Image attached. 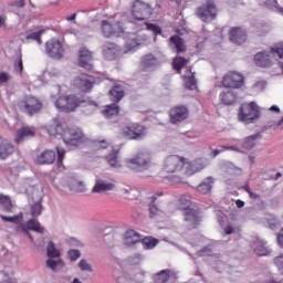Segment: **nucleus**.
I'll list each match as a JSON object with an SVG mask.
<instances>
[{
  "label": "nucleus",
  "mask_w": 283,
  "mask_h": 283,
  "mask_svg": "<svg viewBox=\"0 0 283 283\" xmlns=\"http://www.w3.org/2000/svg\"><path fill=\"white\" fill-rule=\"evenodd\" d=\"M85 103V107H90L91 113L98 109V104L90 98L78 97L76 95L61 96L55 101V107L60 112L70 114V112H76L77 107H81Z\"/></svg>",
  "instance_id": "f257e3e1"
},
{
  "label": "nucleus",
  "mask_w": 283,
  "mask_h": 283,
  "mask_svg": "<svg viewBox=\"0 0 283 283\" xmlns=\"http://www.w3.org/2000/svg\"><path fill=\"white\" fill-rule=\"evenodd\" d=\"M127 169L135 174H143L151 167V154L147 151L137 153L130 158L125 160Z\"/></svg>",
  "instance_id": "f03ea898"
},
{
  "label": "nucleus",
  "mask_w": 283,
  "mask_h": 283,
  "mask_svg": "<svg viewBox=\"0 0 283 283\" xmlns=\"http://www.w3.org/2000/svg\"><path fill=\"white\" fill-rule=\"evenodd\" d=\"M196 14L203 23H211L218 17V7L213 0H207L203 4L197 8Z\"/></svg>",
  "instance_id": "7ed1b4c3"
},
{
  "label": "nucleus",
  "mask_w": 283,
  "mask_h": 283,
  "mask_svg": "<svg viewBox=\"0 0 283 283\" xmlns=\"http://www.w3.org/2000/svg\"><path fill=\"white\" fill-rule=\"evenodd\" d=\"M18 109L28 116H34L43 109V104L34 96H25L18 102Z\"/></svg>",
  "instance_id": "20e7f679"
},
{
  "label": "nucleus",
  "mask_w": 283,
  "mask_h": 283,
  "mask_svg": "<svg viewBox=\"0 0 283 283\" xmlns=\"http://www.w3.org/2000/svg\"><path fill=\"white\" fill-rule=\"evenodd\" d=\"M154 14V9L151 4L143 1L135 0L132 6V15L136 21H147V19H151Z\"/></svg>",
  "instance_id": "39448f33"
},
{
  "label": "nucleus",
  "mask_w": 283,
  "mask_h": 283,
  "mask_svg": "<svg viewBox=\"0 0 283 283\" xmlns=\"http://www.w3.org/2000/svg\"><path fill=\"white\" fill-rule=\"evenodd\" d=\"M15 231L17 233H24V235H28L31 242H34V237H32V233H30V231H35V233H40L43 235L45 233V228L41 226V222H39V219H36V217H33L25 223L22 222V224L15 227Z\"/></svg>",
  "instance_id": "423d86ee"
},
{
  "label": "nucleus",
  "mask_w": 283,
  "mask_h": 283,
  "mask_svg": "<svg viewBox=\"0 0 283 283\" xmlns=\"http://www.w3.org/2000/svg\"><path fill=\"white\" fill-rule=\"evenodd\" d=\"M221 85L229 90H240L244 87V75L235 71H229L223 75Z\"/></svg>",
  "instance_id": "0eeeda50"
},
{
  "label": "nucleus",
  "mask_w": 283,
  "mask_h": 283,
  "mask_svg": "<svg viewBox=\"0 0 283 283\" xmlns=\"http://www.w3.org/2000/svg\"><path fill=\"white\" fill-rule=\"evenodd\" d=\"M62 140L65 143V145H72L73 147H78L81 143H86L87 137L85 134H83V130L81 128H66Z\"/></svg>",
  "instance_id": "6e6552de"
},
{
  "label": "nucleus",
  "mask_w": 283,
  "mask_h": 283,
  "mask_svg": "<svg viewBox=\"0 0 283 283\" xmlns=\"http://www.w3.org/2000/svg\"><path fill=\"white\" fill-rule=\"evenodd\" d=\"M64 52L65 50H63V44H61V41L56 39H51L45 43V54L50 59L61 61V59H63Z\"/></svg>",
  "instance_id": "1a4fd4ad"
},
{
  "label": "nucleus",
  "mask_w": 283,
  "mask_h": 283,
  "mask_svg": "<svg viewBox=\"0 0 283 283\" xmlns=\"http://www.w3.org/2000/svg\"><path fill=\"white\" fill-rule=\"evenodd\" d=\"M123 135L128 140H143L145 138V126L133 124L123 129Z\"/></svg>",
  "instance_id": "9d476101"
},
{
  "label": "nucleus",
  "mask_w": 283,
  "mask_h": 283,
  "mask_svg": "<svg viewBox=\"0 0 283 283\" xmlns=\"http://www.w3.org/2000/svg\"><path fill=\"white\" fill-rule=\"evenodd\" d=\"M125 30L123 29V24L120 22L109 23V21H102V33L106 39H111V36H120Z\"/></svg>",
  "instance_id": "9b49d317"
},
{
  "label": "nucleus",
  "mask_w": 283,
  "mask_h": 283,
  "mask_svg": "<svg viewBox=\"0 0 283 283\" xmlns=\"http://www.w3.org/2000/svg\"><path fill=\"white\" fill-rule=\"evenodd\" d=\"M238 98H240V94L233 88H224L219 94V103H221V105H224L226 107H231L235 105V103H238Z\"/></svg>",
  "instance_id": "f8f14e48"
},
{
  "label": "nucleus",
  "mask_w": 283,
  "mask_h": 283,
  "mask_svg": "<svg viewBox=\"0 0 283 283\" xmlns=\"http://www.w3.org/2000/svg\"><path fill=\"white\" fill-rule=\"evenodd\" d=\"M228 36L229 41L235 45H242V43H247V39H249L247 31L242 27L230 28Z\"/></svg>",
  "instance_id": "ddd939ff"
},
{
  "label": "nucleus",
  "mask_w": 283,
  "mask_h": 283,
  "mask_svg": "<svg viewBox=\"0 0 283 283\" xmlns=\"http://www.w3.org/2000/svg\"><path fill=\"white\" fill-rule=\"evenodd\" d=\"M78 63L84 70L88 72L94 70V54L87 48H81L78 51Z\"/></svg>",
  "instance_id": "4468645a"
},
{
  "label": "nucleus",
  "mask_w": 283,
  "mask_h": 283,
  "mask_svg": "<svg viewBox=\"0 0 283 283\" xmlns=\"http://www.w3.org/2000/svg\"><path fill=\"white\" fill-rule=\"evenodd\" d=\"M185 222H187V229L189 231L193 229H198V224H200V212L196 209L186 208L184 210Z\"/></svg>",
  "instance_id": "2eb2a0df"
},
{
  "label": "nucleus",
  "mask_w": 283,
  "mask_h": 283,
  "mask_svg": "<svg viewBox=\"0 0 283 283\" xmlns=\"http://www.w3.org/2000/svg\"><path fill=\"white\" fill-rule=\"evenodd\" d=\"M73 84L81 92H92V87H94V77L92 75L83 74L75 77Z\"/></svg>",
  "instance_id": "dca6fc26"
},
{
  "label": "nucleus",
  "mask_w": 283,
  "mask_h": 283,
  "mask_svg": "<svg viewBox=\"0 0 283 283\" xmlns=\"http://www.w3.org/2000/svg\"><path fill=\"white\" fill-rule=\"evenodd\" d=\"M169 116L170 123L172 125H178V123H182V120H187V118H189V109L185 106H176L170 109Z\"/></svg>",
  "instance_id": "f3484780"
},
{
  "label": "nucleus",
  "mask_w": 283,
  "mask_h": 283,
  "mask_svg": "<svg viewBox=\"0 0 283 283\" xmlns=\"http://www.w3.org/2000/svg\"><path fill=\"white\" fill-rule=\"evenodd\" d=\"M119 52L120 49L118 48V44L114 42L107 41L102 45V54L106 61H115Z\"/></svg>",
  "instance_id": "a211bd4d"
},
{
  "label": "nucleus",
  "mask_w": 283,
  "mask_h": 283,
  "mask_svg": "<svg viewBox=\"0 0 283 283\" xmlns=\"http://www.w3.org/2000/svg\"><path fill=\"white\" fill-rule=\"evenodd\" d=\"M115 187L116 185L109 182V180L96 177L92 193H106V191H114Z\"/></svg>",
  "instance_id": "6ab92c4d"
},
{
  "label": "nucleus",
  "mask_w": 283,
  "mask_h": 283,
  "mask_svg": "<svg viewBox=\"0 0 283 283\" xmlns=\"http://www.w3.org/2000/svg\"><path fill=\"white\" fill-rule=\"evenodd\" d=\"M251 249L259 258H262L264 255H271V249L269 248L266 242L260 239H254L252 241Z\"/></svg>",
  "instance_id": "aec40b11"
},
{
  "label": "nucleus",
  "mask_w": 283,
  "mask_h": 283,
  "mask_svg": "<svg viewBox=\"0 0 283 283\" xmlns=\"http://www.w3.org/2000/svg\"><path fill=\"white\" fill-rule=\"evenodd\" d=\"M158 66V57L155 56L154 54L149 53L140 59L139 67L142 72H147L149 70H153V67Z\"/></svg>",
  "instance_id": "412c9836"
},
{
  "label": "nucleus",
  "mask_w": 283,
  "mask_h": 283,
  "mask_svg": "<svg viewBox=\"0 0 283 283\" xmlns=\"http://www.w3.org/2000/svg\"><path fill=\"white\" fill-rule=\"evenodd\" d=\"M34 136H36L34 129L30 127H22L17 130L14 143H17V145H21L25 138H34Z\"/></svg>",
  "instance_id": "4be33fe9"
},
{
  "label": "nucleus",
  "mask_w": 283,
  "mask_h": 283,
  "mask_svg": "<svg viewBox=\"0 0 283 283\" xmlns=\"http://www.w3.org/2000/svg\"><path fill=\"white\" fill-rule=\"evenodd\" d=\"M48 134H50V136H61V138H63L65 128L59 118L52 119V123L48 126Z\"/></svg>",
  "instance_id": "5701e85b"
},
{
  "label": "nucleus",
  "mask_w": 283,
  "mask_h": 283,
  "mask_svg": "<svg viewBox=\"0 0 283 283\" xmlns=\"http://www.w3.org/2000/svg\"><path fill=\"white\" fill-rule=\"evenodd\" d=\"M263 108L255 102L249 103V123H258L262 118Z\"/></svg>",
  "instance_id": "b1692460"
},
{
  "label": "nucleus",
  "mask_w": 283,
  "mask_h": 283,
  "mask_svg": "<svg viewBox=\"0 0 283 283\" xmlns=\"http://www.w3.org/2000/svg\"><path fill=\"white\" fill-rule=\"evenodd\" d=\"M56 160V153L53 150H44L35 159L38 165H52Z\"/></svg>",
  "instance_id": "393cba45"
},
{
  "label": "nucleus",
  "mask_w": 283,
  "mask_h": 283,
  "mask_svg": "<svg viewBox=\"0 0 283 283\" xmlns=\"http://www.w3.org/2000/svg\"><path fill=\"white\" fill-rule=\"evenodd\" d=\"M164 169L167 174H176L180 169V158L178 156L168 157Z\"/></svg>",
  "instance_id": "a878e982"
},
{
  "label": "nucleus",
  "mask_w": 283,
  "mask_h": 283,
  "mask_svg": "<svg viewBox=\"0 0 283 283\" xmlns=\"http://www.w3.org/2000/svg\"><path fill=\"white\" fill-rule=\"evenodd\" d=\"M170 48L176 50L177 54H182V52H187V45H185V40L180 38V35H172L169 39Z\"/></svg>",
  "instance_id": "bb28decb"
},
{
  "label": "nucleus",
  "mask_w": 283,
  "mask_h": 283,
  "mask_svg": "<svg viewBox=\"0 0 283 283\" xmlns=\"http://www.w3.org/2000/svg\"><path fill=\"white\" fill-rule=\"evenodd\" d=\"M15 147L9 142H0V160H7L14 154Z\"/></svg>",
  "instance_id": "cd10ccee"
},
{
  "label": "nucleus",
  "mask_w": 283,
  "mask_h": 283,
  "mask_svg": "<svg viewBox=\"0 0 283 283\" xmlns=\"http://www.w3.org/2000/svg\"><path fill=\"white\" fill-rule=\"evenodd\" d=\"M111 101L113 103H120L125 98V88L120 84L113 86L109 91Z\"/></svg>",
  "instance_id": "c85d7f7f"
},
{
  "label": "nucleus",
  "mask_w": 283,
  "mask_h": 283,
  "mask_svg": "<svg viewBox=\"0 0 283 283\" xmlns=\"http://www.w3.org/2000/svg\"><path fill=\"white\" fill-rule=\"evenodd\" d=\"M254 61L259 67H271V55H269L265 51L256 53L254 56Z\"/></svg>",
  "instance_id": "c756f323"
},
{
  "label": "nucleus",
  "mask_w": 283,
  "mask_h": 283,
  "mask_svg": "<svg viewBox=\"0 0 283 283\" xmlns=\"http://www.w3.org/2000/svg\"><path fill=\"white\" fill-rule=\"evenodd\" d=\"M124 238L126 247H134V244L140 243V234L135 230H127Z\"/></svg>",
  "instance_id": "7c9ffc66"
},
{
  "label": "nucleus",
  "mask_w": 283,
  "mask_h": 283,
  "mask_svg": "<svg viewBox=\"0 0 283 283\" xmlns=\"http://www.w3.org/2000/svg\"><path fill=\"white\" fill-rule=\"evenodd\" d=\"M213 182H216L213 177H207L199 186H197V191L203 196L210 193L211 189H213Z\"/></svg>",
  "instance_id": "2f4dec72"
},
{
  "label": "nucleus",
  "mask_w": 283,
  "mask_h": 283,
  "mask_svg": "<svg viewBox=\"0 0 283 283\" xmlns=\"http://www.w3.org/2000/svg\"><path fill=\"white\" fill-rule=\"evenodd\" d=\"M28 197H29V203L30 202H43V190L30 187L27 190Z\"/></svg>",
  "instance_id": "473e14b6"
},
{
  "label": "nucleus",
  "mask_w": 283,
  "mask_h": 283,
  "mask_svg": "<svg viewBox=\"0 0 283 283\" xmlns=\"http://www.w3.org/2000/svg\"><path fill=\"white\" fill-rule=\"evenodd\" d=\"M170 277H171V270L169 269L161 270L155 275H153V280L155 283H168Z\"/></svg>",
  "instance_id": "72a5a7b5"
},
{
  "label": "nucleus",
  "mask_w": 283,
  "mask_h": 283,
  "mask_svg": "<svg viewBox=\"0 0 283 283\" xmlns=\"http://www.w3.org/2000/svg\"><path fill=\"white\" fill-rule=\"evenodd\" d=\"M238 120L240 123L249 124V103L241 104L239 112H238Z\"/></svg>",
  "instance_id": "f704fd0d"
},
{
  "label": "nucleus",
  "mask_w": 283,
  "mask_h": 283,
  "mask_svg": "<svg viewBox=\"0 0 283 283\" xmlns=\"http://www.w3.org/2000/svg\"><path fill=\"white\" fill-rule=\"evenodd\" d=\"M0 218L3 222H11L12 224H15L19 227L20 224H23V212H19L18 214L13 217H8L0 214Z\"/></svg>",
  "instance_id": "c9c22d12"
},
{
  "label": "nucleus",
  "mask_w": 283,
  "mask_h": 283,
  "mask_svg": "<svg viewBox=\"0 0 283 283\" xmlns=\"http://www.w3.org/2000/svg\"><path fill=\"white\" fill-rule=\"evenodd\" d=\"M30 216L39 218L43 213V202H29Z\"/></svg>",
  "instance_id": "e433bc0d"
},
{
  "label": "nucleus",
  "mask_w": 283,
  "mask_h": 283,
  "mask_svg": "<svg viewBox=\"0 0 283 283\" xmlns=\"http://www.w3.org/2000/svg\"><path fill=\"white\" fill-rule=\"evenodd\" d=\"M140 244H143L144 249H155V247H158V242H160L158 239L154 237H146L144 239H139Z\"/></svg>",
  "instance_id": "4c0bfd02"
},
{
  "label": "nucleus",
  "mask_w": 283,
  "mask_h": 283,
  "mask_svg": "<svg viewBox=\"0 0 283 283\" xmlns=\"http://www.w3.org/2000/svg\"><path fill=\"white\" fill-rule=\"evenodd\" d=\"M120 108L117 103H113L103 111V114L106 118H112V116H118Z\"/></svg>",
  "instance_id": "58836bf2"
},
{
  "label": "nucleus",
  "mask_w": 283,
  "mask_h": 283,
  "mask_svg": "<svg viewBox=\"0 0 283 283\" xmlns=\"http://www.w3.org/2000/svg\"><path fill=\"white\" fill-rule=\"evenodd\" d=\"M0 205L3 206L4 211H7V213H12L14 205H12V199H10V196L0 195Z\"/></svg>",
  "instance_id": "ea45409f"
},
{
  "label": "nucleus",
  "mask_w": 283,
  "mask_h": 283,
  "mask_svg": "<svg viewBox=\"0 0 283 283\" xmlns=\"http://www.w3.org/2000/svg\"><path fill=\"white\" fill-rule=\"evenodd\" d=\"M46 255L51 260H54V258H61V252L56 249V245L52 241H50L46 247Z\"/></svg>",
  "instance_id": "a19ab883"
},
{
  "label": "nucleus",
  "mask_w": 283,
  "mask_h": 283,
  "mask_svg": "<svg viewBox=\"0 0 283 283\" xmlns=\"http://www.w3.org/2000/svg\"><path fill=\"white\" fill-rule=\"evenodd\" d=\"M189 63V60L182 57V56H176L174 59L172 67L177 72H180L186 65Z\"/></svg>",
  "instance_id": "79ce46f5"
},
{
  "label": "nucleus",
  "mask_w": 283,
  "mask_h": 283,
  "mask_svg": "<svg viewBox=\"0 0 283 283\" xmlns=\"http://www.w3.org/2000/svg\"><path fill=\"white\" fill-rule=\"evenodd\" d=\"M106 160L111 167H120V164L118 163V150H113L112 154L106 156Z\"/></svg>",
  "instance_id": "37998d69"
},
{
  "label": "nucleus",
  "mask_w": 283,
  "mask_h": 283,
  "mask_svg": "<svg viewBox=\"0 0 283 283\" xmlns=\"http://www.w3.org/2000/svg\"><path fill=\"white\" fill-rule=\"evenodd\" d=\"M186 90H197L198 88V81L196 80V73H191V76H188L185 81Z\"/></svg>",
  "instance_id": "c03bdc74"
},
{
  "label": "nucleus",
  "mask_w": 283,
  "mask_h": 283,
  "mask_svg": "<svg viewBox=\"0 0 283 283\" xmlns=\"http://www.w3.org/2000/svg\"><path fill=\"white\" fill-rule=\"evenodd\" d=\"M262 143V133H256L254 135L249 136V147L253 149V147H258Z\"/></svg>",
  "instance_id": "a18cd8bd"
},
{
  "label": "nucleus",
  "mask_w": 283,
  "mask_h": 283,
  "mask_svg": "<svg viewBox=\"0 0 283 283\" xmlns=\"http://www.w3.org/2000/svg\"><path fill=\"white\" fill-rule=\"evenodd\" d=\"M205 169V165L200 159L193 160L189 164V170L191 174H197V171H202Z\"/></svg>",
  "instance_id": "49530a36"
},
{
  "label": "nucleus",
  "mask_w": 283,
  "mask_h": 283,
  "mask_svg": "<svg viewBox=\"0 0 283 283\" xmlns=\"http://www.w3.org/2000/svg\"><path fill=\"white\" fill-rule=\"evenodd\" d=\"M144 24L146 25V30L153 32L155 36H158V34H163V28H160V25L148 22H144Z\"/></svg>",
  "instance_id": "de8ad7c7"
},
{
  "label": "nucleus",
  "mask_w": 283,
  "mask_h": 283,
  "mask_svg": "<svg viewBox=\"0 0 283 283\" xmlns=\"http://www.w3.org/2000/svg\"><path fill=\"white\" fill-rule=\"evenodd\" d=\"M43 32H45V30H39L36 32H33L29 35L25 36L27 41H36V43H39V45H41L43 43V41H41V34H43Z\"/></svg>",
  "instance_id": "09e8293b"
},
{
  "label": "nucleus",
  "mask_w": 283,
  "mask_h": 283,
  "mask_svg": "<svg viewBox=\"0 0 283 283\" xmlns=\"http://www.w3.org/2000/svg\"><path fill=\"white\" fill-rule=\"evenodd\" d=\"M78 269L82 271H86L87 273H94V270L92 269V264L87 262V259H82L78 264Z\"/></svg>",
  "instance_id": "8fccbe9b"
},
{
  "label": "nucleus",
  "mask_w": 283,
  "mask_h": 283,
  "mask_svg": "<svg viewBox=\"0 0 283 283\" xmlns=\"http://www.w3.org/2000/svg\"><path fill=\"white\" fill-rule=\"evenodd\" d=\"M48 269H51V271H56V266H64L63 260L59 259L57 261L49 259L46 261Z\"/></svg>",
  "instance_id": "3c124183"
},
{
  "label": "nucleus",
  "mask_w": 283,
  "mask_h": 283,
  "mask_svg": "<svg viewBox=\"0 0 283 283\" xmlns=\"http://www.w3.org/2000/svg\"><path fill=\"white\" fill-rule=\"evenodd\" d=\"M156 200H157V197L156 196H153L151 197V201L149 203V213H150V218H154V216H158V211H160L158 209V207H156Z\"/></svg>",
  "instance_id": "603ef678"
},
{
  "label": "nucleus",
  "mask_w": 283,
  "mask_h": 283,
  "mask_svg": "<svg viewBox=\"0 0 283 283\" xmlns=\"http://www.w3.org/2000/svg\"><path fill=\"white\" fill-rule=\"evenodd\" d=\"M67 258L71 262H76L81 258V251L76 249H71L67 251Z\"/></svg>",
  "instance_id": "864d4df0"
},
{
  "label": "nucleus",
  "mask_w": 283,
  "mask_h": 283,
  "mask_svg": "<svg viewBox=\"0 0 283 283\" xmlns=\"http://www.w3.org/2000/svg\"><path fill=\"white\" fill-rule=\"evenodd\" d=\"M56 151H57V167H62L63 158H65V149L56 146Z\"/></svg>",
  "instance_id": "5fc2aeb1"
},
{
  "label": "nucleus",
  "mask_w": 283,
  "mask_h": 283,
  "mask_svg": "<svg viewBox=\"0 0 283 283\" xmlns=\"http://www.w3.org/2000/svg\"><path fill=\"white\" fill-rule=\"evenodd\" d=\"M73 189L78 193H84V191H87V188H85V182L83 181H75L73 184Z\"/></svg>",
  "instance_id": "6e6d98bb"
},
{
  "label": "nucleus",
  "mask_w": 283,
  "mask_h": 283,
  "mask_svg": "<svg viewBox=\"0 0 283 283\" xmlns=\"http://www.w3.org/2000/svg\"><path fill=\"white\" fill-rule=\"evenodd\" d=\"M142 260H143V255L140 254H135L128 258L129 264H140Z\"/></svg>",
  "instance_id": "4d7b16f0"
},
{
  "label": "nucleus",
  "mask_w": 283,
  "mask_h": 283,
  "mask_svg": "<svg viewBox=\"0 0 283 283\" xmlns=\"http://www.w3.org/2000/svg\"><path fill=\"white\" fill-rule=\"evenodd\" d=\"M272 52H275L280 56V59L283 57V43H279L275 46L272 48Z\"/></svg>",
  "instance_id": "13d9d810"
},
{
  "label": "nucleus",
  "mask_w": 283,
  "mask_h": 283,
  "mask_svg": "<svg viewBox=\"0 0 283 283\" xmlns=\"http://www.w3.org/2000/svg\"><path fill=\"white\" fill-rule=\"evenodd\" d=\"M179 202L181 205H184L185 207H189V205L191 203V197L185 195V196H181L180 199H179Z\"/></svg>",
  "instance_id": "bf43d9fd"
},
{
  "label": "nucleus",
  "mask_w": 283,
  "mask_h": 283,
  "mask_svg": "<svg viewBox=\"0 0 283 283\" xmlns=\"http://www.w3.org/2000/svg\"><path fill=\"white\" fill-rule=\"evenodd\" d=\"M14 70H15V72H19V74H21V72H23V60H21V56L15 62Z\"/></svg>",
  "instance_id": "052dcab7"
},
{
  "label": "nucleus",
  "mask_w": 283,
  "mask_h": 283,
  "mask_svg": "<svg viewBox=\"0 0 283 283\" xmlns=\"http://www.w3.org/2000/svg\"><path fill=\"white\" fill-rule=\"evenodd\" d=\"M266 85V82L260 80V81H256L254 84H253V87L254 90H259L260 92H262V90H264V86Z\"/></svg>",
  "instance_id": "680f3d73"
},
{
  "label": "nucleus",
  "mask_w": 283,
  "mask_h": 283,
  "mask_svg": "<svg viewBox=\"0 0 283 283\" xmlns=\"http://www.w3.org/2000/svg\"><path fill=\"white\" fill-rule=\"evenodd\" d=\"M96 147L97 149H107V147H109V143H107L105 139L98 140L96 142Z\"/></svg>",
  "instance_id": "e2e57ef3"
},
{
  "label": "nucleus",
  "mask_w": 283,
  "mask_h": 283,
  "mask_svg": "<svg viewBox=\"0 0 283 283\" xmlns=\"http://www.w3.org/2000/svg\"><path fill=\"white\" fill-rule=\"evenodd\" d=\"M70 244H71V247H80V248L84 247L83 242H81L76 238H71Z\"/></svg>",
  "instance_id": "0e129e2a"
},
{
  "label": "nucleus",
  "mask_w": 283,
  "mask_h": 283,
  "mask_svg": "<svg viewBox=\"0 0 283 283\" xmlns=\"http://www.w3.org/2000/svg\"><path fill=\"white\" fill-rule=\"evenodd\" d=\"M10 81V75L6 72L0 73V84L8 83Z\"/></svg>",
  "instance_id": "69168bd1"
},
{
  "label": "nucleus",
  "mask_w": 283,
  "mask_h": 283,
  "mask_svg": "<svg viewBox=\"0 0 283 283\" xmlns=\"http://www.w3.org/2000/svg\"><path fill=\"white\" fill-rule=\"evenodd\" d=\"M224 218H226L224 212L222 211L217 212V220L219 224H224Z\"/></svg>",
  "instance_id": "338daca9"
},
{
  "label": "nucleus",
  "mask_w": 283,
  "mask_h": 283,
  "mask_svg": "<svg viewBox=\"0 0 283 283\" xmlns=\"http://www.w3.org/2000/svg\"><path fill=\"white\" fill-rule=\"evenodd\" d=\"M277 243L281 247V249H283V228L281 229L280 233L277 234Z\"/></svg>",
  "instance_id": "774afa93"
}]
</instances>
